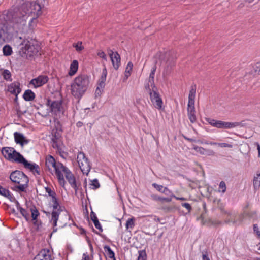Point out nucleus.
<instances>
[{
	"label": "nucleus",
	"instance_id": "1",
	"mask_svg": "<svg viewBox=\"0 0 260 260\" xmlns=\"http://www.w3.org/2000/svg\"><path fill=\"white\" fill-rule=\"evenodd\" d=\"M42 7L36 2H26L19 7L15 8L10 13L11 22L16 32H23L26 27V21L29 16H32L29 22L30 28L33 27L32 23L41 15Z\"/></svg>",
	"mask_w": 260,
	"mask_h": 260
},
{
	"label": "nucleus",
	"instance_id": "2",
	"mask_svg": "<svg viewBox=\"0 0 260 260\" xmlns=\"http://www.w3.org/2000/svg\"><path fill=\"white\" fill-rule=\"evenodd\" d=\"M19 43V55L28 59L38 55L41 49L38 41L30 37H20Z\"/></svg>",
	"mask_w": 260,
	"mask_h": 260
},
{
	"label": "nucleus",
	"instance_id": "3",
	"mask_svg": "<svg viewBox=\"0 0 260 260\" xmlns=\"http://www.w3.org/2000/svg\"><path fill=\"white\" fill-rule=\"evenodd\" d=\"M90 84V78L86 74H80L76 77L71 85L72 94L80 99L88 89Z\"/></svg>",
	"mask_w": 260,
	"mask_h": 260
},
{
	"label": "nucleus",
	"instance_id": "4",
	"mask_svg": "<svg viewBox=\"0 0 260 260\" xmlns=\"http://www.w3.org/2000/svg\"><path fill=\"white\" fill-rule=\"evenodd\" d=\"M10 179L13 183L18 184L17 186L11 187L12 190L20 192H26L29 178L22 171L16 170L12 172L10 175Z\"/></svg>",
	"mask_w": 260,
	"mask_h": 260
},
{
	"label": "nucleus",
	"instance_id": "5",
	"mask_svg": "<svg viewBox=\"0 0 260 260\" xmlns=\"http://www.w3.org/2000/svg\"><path fill=\"white\" fill-rule=\"evenodd\" d=\"M45 165L49 171L52 170L51 167L54 169L55 174L59 184L64 188L66 182L63 173L60 172V169L64 166L63 164L59 161L57 162L52 155H48L46 157Z\"/></svg>",
	"mask_w": 260,
	"mask_h": 260
},
{
	"label": "nucleus",
	"instance_id": "6",
	"mask_svg": "<svg viewBox=\"0 0 260 260\" xmlns=\"http://www.w3.org/2000/svg\"><path fill=\"white\" fill-rule=\"evenodd\" d=\"M148 88L150 98L154 107L158 110H161L162 109L163 102L158 92L157 88L156 86H153L152 88H150L148 85Z\"/></svg>",
	"mask_w": 260,
	"mask_h": 260
},
{
	"label": "nucleus",
	"instance_id": "7",
	"mask_svg": "<svg viewBox=\"0 0 260 260\" xmlns=\"http://www.w3.org/2000/svg\"><path fill=\"white\" fill-rule=\"evenodd\" d=\"M77 161L83 174L88 175L91 167L89 159L86 157L83 152H79L77 155Z\"/></svg>",
	"mask_w": 260,
	"mask_h": 260
},
{
	"label": "nucleus",
	"instance_id": "8",
	"mask_svg": "<svg viewBox=\"0 0 260 260\" xmlns=\"http://www.w3.org/2000/svg\"><path fill=\"white\" fill-rule=\"evenodd\" d=\"M1 151L6 159L16 162H18V159H20L22 156L19 152H17L13 147H3Z\"/></svg>",
	"mask_w": 260,
	"mask_h": 260
},
{
	"label": "nucleus",
	"instance_id": "9",
	"mask_svg": "<svg viewBox=\"0 0 260 260\" xmlns=\"http://www.w3.org/2000/svg\"><path fill=\"white\" fill-rule=\"evenodd\" d=\"M207 121L212 126L220 129L232 128L240 126L241 124L239 122H230L210 118Z\"/></svg>",
	"mask_w": 260,
	"mask_h": 260
},
{
	"label": "nucleus",
	"instance_id": "10",
	"mask_svg": "<svg viewBox=\"0 0 260 260\" xmlns=\"http://www.w3.org/2000/svg\"><path fill=\"white\" fill-rule=\"evenodd\" d=\"M164 56L167 58L166 66L163 71L164 75H168L170 73L172 68L175 64V54L173 51H170L165 53Z\"/></svg>",
	"mask_w": 260,
	"mask_h": 260
},
{
	"label": "nucleus",
	"instance_id": "11",
	"mask_svg": "<svg viewBox=\"0 0 260 260\" xmlns=\"http://www.w3.org/2000/svg\"><path fill=\"white\" fill-rule=\"evenodd\" d=\"M61 173H64L65 177L71 186L75 190V194L78 190V186L77 185V181L75 177L70 170L66 166H63L60 169Z\"/></svg>",
	"mask_w": 260,
	"mask_h": 260
},
{
	"label": "nucleus",
	"instance_id": "12",
	"mask_svg": "<svg viewBox=\"0 0 260 260\" xmlns=\"http://www.w3.org/2000/svg\"><path fill=\"white\" fill-rule=\"evenodd\" d=\"M18 163L22 164L25 168L29 169L30 171H35L38 175H40V167L36 164L28 162L22 155L20 159H18Z\"/></svg>",
	"mask_w": 260,
	"mask_h": 260
},
{
	"label": "nucleus",
	"instance_id": "13",
	"mask_svg": "<svg viewBox=\"0 0 260 260\" xmlns=\"http://www.w3.org/2000/svg\"><path fill=\"white\" fill-rule=\"evenodd\" d=\"M46 105L49 106L50 111L55 114L61 112L62 109L61 101H52L48 99Z\"/></svg>",
	"mask_w": 260,
	"mask_h": 260
},
{
	"label": "nucleus",
	"instance_id": "14",
	"mask_svg": "<svg viewBox=\"0 0 260 260\" xmlns=\"http://www.w3.org/2000/svg\"><path fill=\"white\" fill-rule=\"evenodd\" d=\"M108 54L110 56L113 68L115 70H118L120 64V56L117 52H113V50L109 49L108 50Z\"/></svg>",
	"mask_w": 260,
	"mask_h": 260
},
{
	"label": "nucleus",
	"instance_id": "15",
	"mask_svg": "<svg viewBox=\"0 0 260 260\" xmlns=\"http://www.w3.org/2000/svg\"><path fill=\"white\" fill-rule=\"evenodd\" d=\"M48 77L46 75H39L30 81V84L33 85L35 88L42 86L48 81Z\"/></svg>",
	"mask_w": 260,
	"mask_h": 260
},
{
	"label": "nucleus",
	"instance_id": "16",
	"mask_svg": "<svg viewBox=\"0 0 260 260\" xmlns=\"http://www.w3.org/2000/svg\"><path fill=\"white\" fill-rule=\"evenodd\" d=\"M33 260H52L50 252L48 249H42Z\"/></svg>",
	"mask_w": 260,
	"mask_h": 260
},
{
	"label": "nucleus",
	"instance_id": "17",
	"mask_svg": "<svg viewBox=\"0 0 260 260\" xmlns=\"http://www.w3.org/2000/svg\"><path fill=\"white\" fill-rule=\"evenodd\" d=\"M20 86V84L19 82H14L8 86L7 90L12 94H19L21 91Z\"/></svg>",
	"mask_w": 260,
	"mask_h": 260
},
{
	"label": "nucleus",
	"instance_id": "18",
	"mask_svg": "<svg viewBox=\"0 0 260 260\" xmlns=\"http://www.w3.org/2000/svg\"><path fill=\"white\" fill-rule=\"evenodd\" d=\"M195 113L194 104H187V115L190 122L192 123H194L197 120Z\"/></svg>",
	"mask_w": 260,
	"mask_h": 260
},
{
	"label": "nucleus",
	"instance_id": "19",
	"mask_svg": "<svg viewBox=\"0 0 260 260\" xmlns=\"http://www.w3.org/2000/svg\"><path fill=\"white\" fill-rule=\"evenodd\" d=\"M59 216V211H54L52 212L51 213V221L53 222V231L51 233L50 236H51L52 234L55 233L57 231V222L58 220V217Z\"/></svg>",
	"mask_w": 260,
	"mask_h": 260
},
{
	"label": "nucleus",
	"instance_id": "20",
	"mask_svg": "<svg viewBox=\"0 0 260 260\" xmlns=\"http://www.w3.org/2000/svg\"><path fill=\"white\" fill-rule=\"evenodd\" d=\"M196 92V85L195 84H193L191 86L190 89L189 91L188 104H194Z\"/></svg>",
	"mask_w": 260,
	"mask_h": 260
},
{
	"label": "nucleus",
	"instance_id": "21",
	"mask_svg": "<svg viewBox=\"0 0 260 260\" xmlns=\"http://www.w3.org/2000/svg\"><path fill=\"white\" fill-rule=\"evenodd\" d=\"M107 75V71L106 68H104L102 70V73L100 78L99 80L98 86L100 88H104L105 86V82L106 81Z\"/></svg>",
	"mask_w": 260,
	"mask_h": 260
},
{
	"label": "nucleus",
	"instance_id": "22",
	"mask_svg": "<svg viewBox=\"0 0 260 260\" xmlns=\"http://www.w3.org/2000/svg\"><path fill=\"white\" fill-rule=\"evenodd\" d=\"M52 146L53 148L56 149L57 150L58 152L61 157L65 158V157L67 156L68 153L63 150V148L64 146H63L62 143L59 144H57V143L55 144H52Z\"/></svg>",
	"mask_w": 260,
	"mask_h": 260
},
{
	"label": "nucleus",
	"instance_id": "23",
	"mask_svg": "<svg viewBox=\"0 0 260 260\" xmlns=\"http://www.w3.org/2000/svg\"><path fill=\"white\" fill-rule=\"evenodd\" d=\"M51 141L52 144L56 143L57 144H59L62 143L61 135L58 132H57V129H56L55 132H53Z\"/></svg>",
	"mask_w": 260,
	"mask_h": 260
},
{
	"label": "nucleus",
	"instance_id": "24",
	"mask_svg": "<svg viewBox=\"0 0 260 260\" xmlns=\"http://www.w3.org/2000/svg\"><path fill=\"white\" fill-rule=\"evenodd\" d=\"M78 69V61L74 60L71 63L69 74L70 76H73L77 72Z\"/></svg>",
	"mask_w": 260,
	"mask_h": 260
},
{
	"label": "nucleus",
	"instance_id": "25",
	"mask_svg": "<svg viewBox=\"0 0 260 260\" xmlns=\"http://www.w3.org/2000/svg\"><path fill=\"white\" fill-rule=\"evenodd\" d=\"M23 98L26 101H31L35 98V94L32 90L27 89L25 91Z\"/></svg>",
	"mask_w": 260,
	"mask_h": 260
},
{
	"label": "nucleus",
	"instance_id": "26",
	"mask_svg": "<svg viewBox=\"0 0 260 260\" xmlns=\"http://www.w3.org/2000/svg\"><path fill=\"white\" fill-rule=\"evenodd\" d=\"M156 65H154L153 66V67L152 68L151 73L149 75V82L150 84V86H151V88H152V87H153V86H155L154 85V75H155V72L156 71Z\"/></svg>",
	"mask_w": 260,
	"mask_h": 260
},
{
	"label": "nucleus",
	"instance_id": "27",
	"mask_svg": "<svg viewBox=\"0 0 260 260\" xmlns=\"http://www.w3.org/2000/svg\"><path fill=\"white\" fill-rule=\"evenodd\" d=\"M15 141L17 144H21L22 143V140H24V136L17 132L14 134Z\"/></svg>",
	"mask_w": 260,
	"mask_h": 260
},
{
	"label": "nucleus",
	"instance_id": "28",
	"mask_svg": "<svg viewBox=\"0 0 260 260\" xmlns=\"http://www.w3.org/2000/svg\"><path fill=\"white\" fill-rule=\"evenodd\" d=\"M104 249L107 255L110 258H114L115 257V253L114 251L111 249L108 245H105L104 246Z\"/></svg>",
	"mask_w": 260,
	"mask_h": 260
},
{
	"label": "nucleus",
	"instance_id": "29",
	"mask_svg": "<svg viewBox=\"0 0 260 260\" xmlns=\"http://www.w3.org/2000/svg\"><path fill=\"white\" fill-rule=\"evenodd\" d=\"M52 202H53V211H59V214L60 213L61 210L60 209V207L59 206V203L57 201V199L56 197L52 199Z\"/></svg>",
	"mask_w": 260,
	"mask_h": 260
},
{
	"label": "nucleus",
	"instance_id": "30",
	"mask_svg": "<svg viewBox=\"0 0 260 260\" xmlns=\"http://www.w3.org/2000/svg\"><path fill=\"white\" fill-rule=\"evenodd\" d=\"M3 54L5 56H9L12 54V48L9 45H6L3 48Z\"/></svg>",
	"mask_w": 260,
	"mask_h": 260
},
{
	"label": "nucleus",
	"instance_id": "31",
	"mask_svg": "<svg viewBox=\"0 0 260 260\" xmlns=\"http://www.w3.org/2000/svg\"><path fill=\"white\" fill-rule=\"evenodd\" d=\"M2 76L4 79L7 81H11L12 80L11 77V73L9 70H4V71L2 73Z\"/></svg>",
	"mask_w": 260,
	"mask_h": 260
},
{
	"label": "nucleus",
	"instance_id": "32",
	"mask_svg": "<svg viewBox=\"0 0 260 260\" xmlns=\"http://www.w3.org/2000/svg\"><path fill=\"white\" fill-rule=\"evenodd\" d=\"M30 211L31 213V217L32 220H35L36 219H37L38 216H39L40 213L38 210L37 209L36 207L34 206L31 207Z\"/></svg>",
	"mask_w": 260,
	"mask_h": 260
},
{
	"label": "nucleus",
	"instance_id": "33",
	"mask_svg": "<svg viewBox=\"0 0 260 260\" xmlns=\"http://www.w3.org/2000/svg\"><path fill=\"white\" fill-rule=\"evenodd\" d=\"M253 187L255 190L259 189L260 187V176L257 175L253 179Z\"/></svg>",
	"mask_w": 260,
	"mask_h": 260
},
{
	"label": "nucleus",
	"instance_id": "34",
	"mask_svg": "<svg viewBox=\"0 0 260 260\" xmlns=\"http://www.w3.org/2000/svg\"><path fill=\"white\" fill-rule=\"evenodd\" d=\"M73 46L78 52H81L84 49V47L82 45V42L81 41H78L77 43L73 44Z\"/></svg>",
	"mask_w": 260,
	"mask_h": 260
},
{
	"label": "nucleus",
	"instance_id": "35",
	"mask_svg": "<svg viewBox=\"0 0 260 260\" xmlns=\"http://www.w3.org/2000/svg\"><path fill=\"white\" fill-rule=\"evenodd\" d=\"M134 221L135 218L134 217L128 218L126 222V228L127 229L129 228L133 229L135 225Z\"/></svg>",
	"mask_w": 260,
	"mask_h": 260
},
{
	"label": "nucleus",
	"instance_id": "36",
	"mask_svg": "<svg viewBox=\"0 0 260 260\" xmlns=\"http://www.w3.org/2000/svg\"><path fill=\"white\" fill-rule=\"evenodd\" d=\"M138 253L139 256L137 260H147V254L145 250H140Z\"/></svg>",
	"mask_w": 260,
	"mask_h": 260
},
{
	"label": "nucleus",
	"instance_id": "37",
	"mask_svg": "<svg viewBox=\"0 0 260 260\" xmlns=\"http://www.w3.org/2000/svg\"><path fill=\"white\" fill-rule=\"evenodd\" d=\"M90 185V188L92 189H96L100 186L99 181L97 179H94L91 181Z\"/></svg>",
	"mask_w": 260,
	"mask_h": 260
},
{
	"label": "nucleus",
	"instance_id": "38",
	"mask_svg": "<svg viewBox=\"0 0 260 260\" xmlns=\"http://www.w3.org/2000/svg\"><path fill=\"white\" fill-rule=\"evenodd\" d=\"M211 145H216L221 147H228V148H232L233 147L232 145L226 143H210Z\"/></svg>",
	"mask_w": 260,
	"mask_h": 260
},
{
	"label": "nucleus",
	"instance_id": "39",
	"mask_svg": "<svg viewBox=\"0 0 260 260\" xmlns=\"http://www.w3.org/2000/svg\"><path fill=\"white\" fill-rule=\"evenodd\" d=\"M31 106L34 107L36 109L38 110L40 108L43 107V104L38 101V99H36L34 102L32 104Z\"/></svg>",
	"mask_w": 260,
	"mask_h": 260
},
{
	"label": "nucleus",
	"instance_id": "40",
	"mask_svg": "<svg viewBox=\"0 0 260 260\" xmlns=\"http://www.w3.org/2000/svg\"><path fill=\"white\" fill-rule=\"evenodd\" d=\"M19 211L21 215L25 218V219L28 221L29 219V214L27 212V211L23 208H21L19 210Z\"/></svg>",
	"mask_w": 260,
	"mask_h": 260
},
{
	"label": "nucleus",
	"instance_id": "41",
	"mask_svg": "<svg viewBox=\"0 0 260 260\" xmlns=\"http://www.w3.org/2000/svg\"><path fill=\"white\" fill-rule=\"evenodd\" d=\"M194 150H195L197 152L200 153L201 154L205 155L206 153V149L202 147H199L198 146H194L193 147Z\"/></svg>",
	"mask_w": 260,
	"mask_h": 260
},
{
	"label": "nucleus",
	"instance_id": "42",
	"mask_svg": "<svg viewBox=\"0 0 260 260\" xmlns=\"http://www.w3.org/2000/svg\"><path fill=\"white\" fill-rule=\"evenodd\" d=\"M226 189V186L224 181H222L220 182L219 186V191L224 193Z\"/></svg>",
	"mask_w": 260,
	"mask_h": 260
},
{
	"label": "nucleus",
	"instance_id": "43",
	"mask_svg": "<svg viewBox=\"0 0 260 260\" xmlns=\"http://www.w3.org/2000/svg\"><path fill=\"white\" fill-rule=\"evenodd\" d=\"M46 191L48 195L52 198V199L56 197V193L48 187L45 188Z\"/></svg>",
	"mask_w": 260,
	"mask_h": 260
},
{
	"label": "nucleus",
	"instance_id": "44",
	"mask_svg": "<svg viewBox=\"0 0 260 260\" xmlns=\"http://www.w3.org/2000/svg\"><path fill=\"white\" fill-rule=\"evenodd\" d=\"M9 191L8 189L4 188L2 186L0 189V194L5 197L7 196H9Z\"/></svg>",
	"mask_w": 260,
	"mask_h": 260
},
{
	"label": "nucleus",
	"instance_id": "45",
	"mask_svg": "<svg viewBox=\"0 0 260 260\" xmlns=\"http://www.w3.org/2000/svg\"><path fill=\"white\" fill-rule=\"evenodd\" d=\"M33 224L36 226L37 231H39L42 226V222L41 220L36 219L34 220Z\"/></svg>",
	"mask_w": 260,
	"mask_h": 260
},
{
	"label": "nucleus",
	"instance_id": "46",
	"mask_svg": "<svg viewBox=\"0 0 260 260\" xmlns=\"http://www.w3.org/2000/svg\"><path fill=\"white\" fill-rule=\"evenodd\" d=\"M8 37L7 33L3 28H0V39L5 40Z\"/></svg>",
	"mask_w": 260,
	"mask_h": 260
},
{
	"label": "nucleus",
	"instance_id": "47",
	"mask_svg": "<svg viewBox=\"0 0 260 260\" xmlns=\"http://www.w3.org/2000/svg\"><path fill=\"white\" fill-rule=\"evenodd\" d=\"M97 54L100 58H102L104 60L107 61V58L104 51L102 50H99L97 52Z\"/></svg>",
	"mask_w": 260,
	"mask_h": 260
},
{
	"label": "nucleus",
	"instance_id": "48",
	"mask_svg": "<svg viewBox=\"0 0 260 260\" xmlns=\"http://www.w3.org/2000/svg\"><path fill=\"white\" fill-rule=\"evenodd\" d=\"M181 206L187 209L188 213L191 212L192 210V207L190 204L188 203H181Z\"/></svg>",
	"mask_w": 260,
	"mask_h": 260
},
{
	"label": "nucleus",
	"instance_id": "49",
	"mask_svg": "<svg viewBox=\"0 0 260 260\" xmlns=\"http://www.w3.org/2000/svg\"><path fill=\"white\" fill-rule=\"evenodd\" d=\"M103 89H104V88H100V86H97V87H96V89L95 92V95L96 97L100 96L101 95L102 92L103 91Z\"/></svg>",
	"mask_w": 260,
	"mask_h": 260
},
{
	"label": "nucleus",
	"instance_id": "50",
	"mask_svg": "<svg viewBox=\"0 0 260 260\" xmlns=\"http://www.w3.org/2000/svg\"><path fill=\"white\" fill-rule=\"evenodd\" d=\"M253 231L257 235V237L260 238V231L257 224L253 225Z\"/></svg>",
	"mask_w": 260,
	"mask_h": 260
},
{
	"label": "nucleus",
	"instance_id": "51",
	"mask_svg": "<svg viewBox=\"0 0 260 260\" xmlns=\"http://www.w3.org/2000/svg\"><path fill=\"white\" fill-rule=\"evenodd\" d=\"M152 186L155 188H156L158 191L161 192H162V191H163V189H164V187L162 185H158L156 183H153L152 184Z\"/></svg>",
	"mask_w": 260,
	"mask_h": 260
},
{
	"label": "nucleus",
	"instance_id": "52",
	"mask_svg": "<svg viewBox=\"0 0 260 260\" xmlns=\"http://www.w3.org/2000/svg\"><path fill=\"white\" fill-rule=\"evenodd\" d=\"M95 228L98 229L100 232L103 231L102 227L100 223V222L98 220H96L95 221L93 222Z\"/></svg>",
	"mask_w": 260,
	"mask_h": 260
},
{
	"label": "nucleus",
	"instance_id": "53",
	"mask_svg": "<svg viewBox=\"0 0 260 260\" xmlns=\"http://www.w3.org/2000/svg\"><path fill=\"white\" fill-rule=\"evenodd\" d=\"M133 64L132 63V62H128L126 68V69H125V71L131 73V71L133 69Z\"/></svg>",
	"mask_w": 260,
	"mask_h": 260
},
{
	"label": "nucleus",
	"instance_id": "54",
	"mask_svg": "<svg viewBox=\"0 0 260 260\" xmlns=\"http://www.w3.org/2000/svg\"><path fill=\"white\" fill-rule=\"evenodd\" d=\"M90 217L91 219L92 220L93 222L95 221L96 220H98L96 214L93 211H91V212Z\"/></svg>",
	"mask_w": 260,
	"mask_h": 260
},
{
	"label": "nucleus",
	"instance_id": "55",
	"mask_svg": "<svg viewBox=\"0 0 260 260\" xmlns=\"http://www.w3.org/2000/svg\"><path fill=\"white\" fill-rule=\"evenodd\" d=\"M6 197L9 199L11 202H15V201L16 200L15 198L13 195H12L10 191H9V196H7Z\"/></svg>",
	"mask_w": 260,
	"mask_h": 260
},
{
	"label": "nucleus",
	"instance_id": "56",
	"mask_svg": "<svg viewBox=\"0 0 260 260\" xmlns=\"http://www.w3.org/2000/svg\"><path fill=\"white\" fill-rule=\"evenodd\" d=\"M171 197L177 200H181V201H186L187 200L186 198L184 197H178L176 196L175 195L172 194H171Z\"/></svg>",
	"mask_w": 260,
	"mask_h": 260
},
{
	"label": "nucleus",
	"instance_id": "57",
	"mask_svg": "<svg viewBox=\"0 0 260 260\" xmlns=\"http://www.w3.org/2000/svg\"><path fill=\"white\" fill-rule=\"evenodd\" d=\"M172 198L171 197V198L161 197L160 202L162 203L164 202H170L172 201Z\"/></svg>",
	"mask_w": 260,
	"mask_h": 260
},
{
	"label": "nucleus",
	"instance_id": "58",
	"mask_svg": "<svg viewBox=\"0 0 260 260\" xmlns=\"http://www.w3.org/2000/svg\"><path fill=\"white\" fill-rule=\"evenodd\" d=\"M205 154L209 155V156H213L215 155V152L212 150H210V149L207 150L206 149Z\"/></svg>",
	"mask_w": 260,
	"mask_h": 260
},
{
	"label": "nucleus",
	"instance_id": "59",
	"mask_svg": "<svg viewBox=\"0 0 260 260\" xmlns=\"http://www.w3.org/2000/svg\"><path fill=\"white\" fill-rule=\"evenodd\" d=\"M162 193H164L166 194H173L172 191L170 190L167 187H164V189Z\"/></svg>",
	"mask_w": 260,
	"mask_h": 260
},
{
	"label": "nucleus",
	"instance_id": "60",
	"mask_svg": "<svg viewBox=\"0 0 260 260\" xmlns=\"http://www.w3.org/2000/svg\"><path fill=\"white\" fill-rule=\"evenodd\" d=\"M152 199L154 201H160L161 197L156 195V194H152L151 195Z\"/></svg>",
	"mask_w": 260,
	"mask_h": 260
},
{
	"label": "nucleus",
	"instance_id": "61",
	"mask_svg": "<svg viewBox=\"0 0 260 260\" xmlns=\"http://www.w3.org/2000/svg\"><path fill=\"white\" fill-rule=\"evenodd\" d=\"M254 145L257 146V149L258 150V155L259 157L260 156V145L259 144V143L258 142H256L254 144Z\"/></svg>",
	"mask_w": 260,
	"mask_h": 260
},
{
	"label": "nucleus",
	"instance_id": "62",
	"mask_svg": "<svg viewBox=\"0 0 260 260\" xmlns=\"http://www.w3.org/2000/svg\"><path fill=\"white\" fill-rule=\"evenodd\" d=\"M28 143H29V140H27V139H26L25 138V137H24V140H22V144H21L20 145H21V146H23V145H25V144H27Z\"/></svg>",
	"mask_w": 260,
	"mask_h": 260
},
{
	"label": "nucleus",
	"instance_id": "63",
	"mask_svg": "<svg viewBox=\"0 0 260 260\" xmlns=\"http://www.w3.org/2000/svg\"><path fill=\"white\" fill-rule=\"evenodd\" d=\"M15 204H16V207H17V209L19 210H20V209L21 208H22V207L20 206V204H19V202H18L17 200H16V201H15Z\"/></svg>",
	"mask_w": 260,
	"mask_h": 260
},
{
	"label": "nucleus",
	"instance_id": "64",
	"mask_svg": "<svg viewBox=\"0 0 260 260\" xmlns=\"http://www.w3.org/2000/svg\"><path fill=\"white\" fill-rule=\"evenodd\" d=\"M202 259L203 260H210L206 254H203Z\"/></svg>",
	"mask_w": 260,
	"mask_h": 260
}]
</instances>
